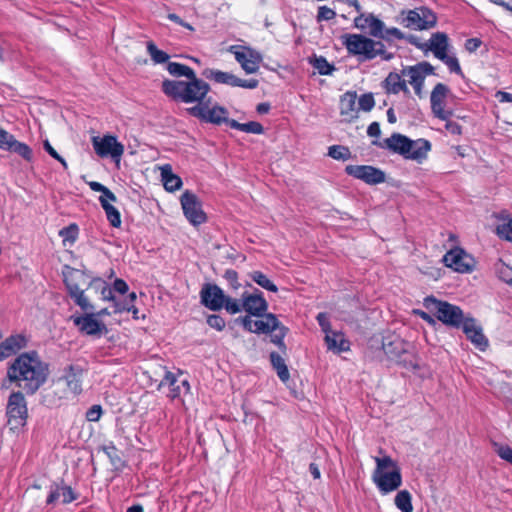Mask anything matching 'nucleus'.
Segmentation results:
<instances>
[{
	"instance_id": "1",
	"label": "nucleus",
	"mask_w": 512,
	"mask_h": 512,
	"mask_svg": "<svg viewBox=\"0 0 512 512\" xmlns=\"http://www.w3.org/2000/svg\"><path fill=\"white\" fill-rule=\"evenodd\" d=\"M48 364L36 351L23 352L8 363L4 385H14L27 395L35 394L47 381Z\"/></svg>"
},
{
	"instance_id": "2",
	"label": "nucleus",
	"mask_w": 512,
	"mask_h": 512,
	"mask_svg": "<svg viewBox=\"0 0 512 512\" xmlns=\"http://www.w3.org/2000/svg\"><path fill=\"white\" fill-rule=\"evenodd\" d=\"M162 92L174 100L186 104L204 105L210 91V85L195 74L187 80L165 79L161 84Z\"/></svg>"
},
{
	"instance_id": "3",
	"label": "nucleus",
	"mask_w": 512,
	"mask_h": 512,
	"mask_svg": "<svg viewBox=\"0 0 512 512\" xmlns=\"http://www.w3.org/2000/svg\"><path fill=\"white\" fill-rule=\"evenodd\" d=\"M341 42L348 54L357 57L359 62L371 61L376 57L389 61L394 57V54L388 52L381 41L362 34H344L341 36Z\"/></svg>"
},
{
	"instance_id": "4",
	"label": "nucleus",
	"mask_w": 512,
	"mask_h": 512,
	"mask_svg": "<svg viewBox=\"0 0 512 512\" xmlns=\"http://www.w3.org/2000/svg\"><path fill=\"white\" fill-rule=\"evenodd\" d=\"M376 468L372 480L381 494L397 490L402 485L401 469L390 456L375 457Z\"/></svg>"
},
{
	"instance_id": "5",
	"label": "nucleus",
	"mask_w": 512,
	"mask_h": 512,
	"mask_svg": "<svg viewBox=\"0 0 512 512\" xmlns=\"http://www.w3.org/2000/svg\"><path fill=\"white\" fill-rule=\"evenodd\" d=\"M423 305L438 321L449 327L460 328L467 318L459 306L439 300L432 295L424 298Z\"/></svg>"
},
{
	"instance_id": "6",
	"label": "nucleus",
	"mask_w": 512,
	"mask_h": 512,
	"mask_svg": "<svg viewBox=\"0 0 512 512\" xmlns=\"http://www.w3.org/2000/svg\"><path fill=\"white\" fill-rule=\"evenodd\" d=\"M211 100L212 98L208 97L204 105H195L187 108L188 114L206 123H211L214 125L227 124L230 126L232 119L228 117V110L218 104L210 107Z\"/></svg>"
},
{
	"instance_id": "7",
	"label": "nucleus",
	"mask_w": 512,
	"mask_h": 512,
	"mask_svg": "<svg viewBox=\"0 0 512 512\" xmlns=\"http://www.w3.org/2000/svg\"><path fill=\"white\" fill-rule=\"evenodd\" d=\"M69 275H65L64 283L70 297L74 300L83 311H92L93 305L90 304L88 298L84 294V290L80 288V282L84 283L89 277L85 271L69 268Z\"/></svg>"
},
{
	"instance_id": "8",
	"label": "nucleus",
	"mask_w": 512,
	"mask_h": 512,
	"mask_svg": "<svg viewBox=\"0 0 512 512\" xmlns=\"http://www.w3.org/2000/svg\"><path fill=\"white\" fill-rule=\"evenodd\" d=\"M184 216L193 226H198L207 221L206 213L202 209V202L198 196L186 190L180 197Z\"/></svg>"
},
{
	"instance_id": "9",
	"label": "nucleus",
	"mask_w": 512,
	"mask_h": 512,
	"mask_svg": "<svg viewBox=\"0 0 512 512\" xmlns=\"http://www.w3.org/2000/svg\"><path fill=\"white\" fill-rule=\"evenodd\" d=\"M6 414L8 423L14 428L24 426L28 416L27 403L23 391L12 392L8 398Z\"/></svg>"
},
{
	"instance_id": "10",
	"label": "nucleus",
	"mask_w": 512,
	"mask_h": 512,
	"mask_svg": "<svg viewBox=\"0 0 512 512\" xmlns=\"http://www.w3.org/2000/svg\"><path fill=\"white\" fill-rule=\"evenodd\" d=\"M229 52L234 54L236 61L247 74L256 73L263 60L261 53L246 46L232 45Z\"/></svg>"
},
{
	"instance_id": "11",
	"label": "nucleus",
	"mask_w": 512,
	"mask_h": 512,
	"mask_svg": "<svg viewBox=\"0 0 512 512\" xmlns=\"http://www.w3.org/2000/svg\"><path fill=\"white\" fill-rule=\"evenodd\" d=\"M436 15L428 8L410 10L405 17L402 18L401 24L407 28L414 30H425L436 25Z\"/></svg>"
},
{
	"instance_id": "12",
	"label": "nucleus",
	"mask_w": 512,
	"mask_h": 512,
	"mask_svg": "<svg viewBox=\"0 0 512 512\" xmlns=\"http://www.w3.org/2000/svg\"><path fill=\"white\" fill-rule=\"evenodd\" d=\"M434 67L427 61H422L413 66H406L402 69V75L409 77V83L413 86L415 94L422 97L424 80L427 75H434Z\"/></svg>"
},
{
	"instance_id": "13",
	"label": "nucleus",
	"mask_w": 512,
	"mask_h": 512,
	"mask_svg": "<svg viewBox=\"0 0 512 512\" xmlns=\"http://www.w3.org/2000/svg\"><path fill=\"white\" fill-rule=\"evenodd\" d=\"M345 173L369 185L383 183L386 179L383 170L371 165H347Z\"/></svg>"
},
{
	"instance_id": "14",
	"label": "nucleus",
	"mask_w": 512,
	"mask_h": 512,
	"mask_svg": "<svg viewBox=\"0 0 512 512\" xmlns=\"http://www.w3.org/2000/svg\"><path fill=\"white\" fill-rule=\"evenodd\" d=\"M92 143L96 154L102 158L111 157L119 162L124 153V146L112 135H106L102 138L93 137Z\"/></svg>"
},
{
	"instance_id": "15",
	"label": "nucleus",
	"mask_w": 512,
	"mask_h": 512,
	"mask_svg": "<svg viewBox=\"0 0 512 512\" xmlns=\"http://www.w3.org/2000/svg\"><path fill=\"white\" fill-rule=\"evenodd\" d=\"M443 263L458 273H469L474 268V259L460 247L449 250L443 256Z\"/></svg>"
},
{
	"instance_id": "16",
	"label": "nucleus",
	"mask_w": 512,
	"mask_h": 512,
	"mask_svg": "<svg viewBox=\"0 0 512 512\" xmlns=\"http://www.w3.org/2000/svg\"><path fill=\"white\" fill-rule=\"evenodd\" d=\"M71 320L83 334L100 337L107 332L106 325L96 319L95 313L92 311L80 316H71Z\"/></svg>"
},
{
	"instance_id": "17",
	"label": "nucleus",
	"mask_w": 512,
	"mask_h": 512,
	"mask_svg": "<svg viewBox=\"0 0 512 512\" xmlns=\"http://www.w3.org/2000/svg\"><path fill=\"white\" fill-rule=\"evenodd\" d=\"M201 304L211 311H219L223 308L226 295L216 284L206 283L200 291Z\"/></svg>"
},
{
	"instance_id": "18",
	"label": "nucleus",
	"mask_w": 512,
	"mask_h": 512,
	"mask_svg": "<svg viewBox=\"0 0 512 512\" xmlns=\"http://www.w3.org/2000/svg\"><path fill=\"white\" fill-rule=\"evenodd\" d=\"M242 308L245 312H247V314L258 318L268 314V302L263 297V293L256 288L251 294L246 292L243 293Z\"/></svg>"
},
{
	"instance_id": "19",
	"label": "nucleus",
	"mask_w": 512,
	"mask_h": 512,
	"mask_svg": "<svg viewBox=\"0 0 512 512\" xmlns=\"http://www.w3.org/2000/svg\"><path fill=\"white\" fill-rule=\"evenodd\" d=\"M372 144L404 157V155L408 153L411 147V139L403 134L395 132L389 138H386L383 141H372Z\"/></svg>"
},
{
	"instance_id": "20",
	"label": "nucleus",
	"mask_w": 512,
	"mask_h": 512,
	"mask_svg": "<svg viewBox=\"0 0 512 512\" xmlns=\"http://www.w3.org/2000/svg\"><path fill=\"white\" fill-rule=\"evenodd\" d=\"M449 93V88L443 83H437L430 96L431 109L435 117L440 120H448L452 114L444 110V100Z\"/></svg>"
},
{
	"instance_id": "21",
	"label": "nucleus",
	"mask_w": 512,
	"mask_h": 512,
	"mask_svg": "<svg viewBox=\"0 0 512 512\" xmlns=\"http://www.w3.org/2000/svg\"><path fill=\"white\" fill-rule=\"evenodd\" d=\"M467 339L477 348L484 351L488 347V339L483 334L482 327L472 317H467L461 327Z\"/></svg>"
},
{
	"instance_id": "22",
	"label": "nucleus",
	"mask_w": 512,
	"mask_h": 512,
	"mask_svg": "<svg viewBox=\"0 0 512 512\" xmlns=\"http://www.w3.org/2000/svg\"><path fill=\"white\" fill-rule=\"evenodd\" d=\"M84 369L79 364H70L64 369L62 379L65 380L67 388L75 395L82 392V378Z\"/></svg>"
},
{
	"instance_id": "23",
	"label": "nucleus",
	"mask_w": 512,
	"mask_h": 512,
	"mask_svg": "<svg viewBox=\"0 0 512 512\" xmlns=\"http://www.w3.org/2000/svg\"><path fill=\"white\" fill-rule=\"evenodd\" d=\"M354 26L360 30L368 29L369 35L372 37L383 36L384 23L373 14H361L354 19Z\"/></svg>"
},
{
	"instance_id": "24",
	"label": "nucleus",
	"mask_w": 512,
	"mask_h": 512,
	"mask_svg": "<svg viewBox=\"0 0 512 512\" xmlns=\"http://www.w3.org/2000/svg\"><path fill=\"white\" fill-rule=\"evenodd\" d=\"M27 346V339L22 334L11 335L0 343V361L17 353Z\"/></svg>"
},
{
	"instance_id": "25",
	"label": "nucleus",
	"mask_w": 512,
	"mask_h": 512,
	"mask_svg": "<svg viewBox=\"0 0 512 512\" xmlns=\"http://www.w3.org/2000/svg\"><path fill=\"white\" fill-rule=\"evenodd\" d=\"M424 52L432 51L434 56L439 59L447 53L448 36L444 32H436L431 35L428 42H424Z\"/></svg>"
},
{
	"instance_id": "26",
	"label": "nucleus",
	"mask_w": 512,
	"mask_h": 512,
	"mask_svg": "<svg viewBox=\"0 0 512 512\" xmlns=\"http://www.w3.org/2000/svg\"><path fill=\"white\" fill-rule=\"evenodd\" d=\"M431 150L430 141L419 138L416 140L411 139V147L404 155L405 159L414 160L418 163H422L428 156V152Z\"/></svg>"
},
{
	"instance_id": "27",
	"label": "nucleus",
	"mask_w": 512,
	"mask_h": 512,
	"mask_svg": "<svg viewBox=\"0 0 512 512\" xmlns=\"http://www.w3.org/2000/svg\"><path fill=\"white\" fill-rule=\"evenodd\" d=\"M402 73L390 72L382 82V87L387 94H398L403 92L406 95L410 94L406 81L402 79Z\"/></svg>"
},
{
	"instance_id": "28",
	"label": "nucleus",
	"mask_w": 512,
	"mask_h": 512,
	"mask_svg": "<svg viewBox=\"0 0 512 512\" xmlns=\"http://www.w3.org/2000/svg\"><path fill=\"white\" fill-rule=\"evenodd\" d=\"M382 348L390 360L396 361V359L405 352V349L411 348V343L406 342L399 337H394L391 340L385 339L383 341Z\"/></svg>"
},
{
	"instance_id": "29",
	"label": "nucleus",
	"mask_w": 512,
	"mask_h": 512,
	"mask_svg": "<svg viewBox=\"0 0 512 512\" xmlns=\"http://www.w3.org/2000/svg\"><path fill=\"white\" fill-rule=\"evenodd\" d=\"M356 99L355 91H347L340 97V114L348 117L350 121L358 117L355 109Z\"/></svg>"
},
{
	"instance_id": "30",
	"label": "nucleus",
	"mask_w": 512,
	"mask_h": 512,
	"mask_svg": "<svg viewBox=\"0 0 512 512\" xmlns=\"http://www.w3.org/2000/svg\"><path fill=\"white\" fill-rule=\"evenodd\" d=\"M263 319L254 321L253 333L256 334H269L275 328H279V320L273 313H268L262 316Z\"/></svg>"
},
{
	"instance_id": "31",
	"label": "nucleus",
	"mask_w": 512,
	"mask_h": 512,
	"mask_svg": "<svg viewBox=\"0 0 512 512\" xmlns=\"http://www.w3.org/2000/svg\"><path fill=\"white\" fill-rule=\"evenodd\" d=\"M325 342L328 350L333 352L340 353L349 350V341L341 332L332 331L327 333L325 335Z\"/></svg>"
},
{
	"instance_id": "32",
	"label": "nucleus",
	"mask_w": 512,
	"mask_h": 512,
	"mask_svg": "<svg viewBox=\"0 0 512 512\" xmlns=\"http://www.w3.org/2000/svg\"><path fill=\"white\" fill-rule=\"evenodd\" d=\"M161 178L165 189L169 192H174L182 186L181 178L172 172L169 164L161 167Z\"/></svg>"
},
{
	"instance_id": "33",
	"label": "nucleus",
	"mask_w": 512,
	"mask_h": 512,
	"mask_svg": "<svg viewBox=\"0 0 512 512\" xmlns=\"http://www.w3.org/2000/svg\"><path fill=\"white\" fill-rule=\"evenodd\" d=\"M202 74L207 79L214 80L217 83L235 87L236 76L232 73L223 72L216 69H205Z\"/></svg>"
},
{
	"instance_id": "34",
	"label": "nucleus",
	"mask_w": 512,
	"mask_h": 512,
	"mask_svg": "<svg viewBox=\"0 0 512 512\" xmlns=\"http://www.w3.org/2000/svg\"><path fill=\"white\" fill-rule=\"evenodd\" d=\"M270 362L272 367L276 370L277 376L282 382H287L290 378L288 367L283 357L277 352L270 353Z\"/></svg>"
},
{
	"instance_id": "35",
	"label": "nucleus",
	"mask_w": 512,
	"mask_h": 512,
	"mask_svg": "<svg viewBox=\"0 0 512 512\" xmlns=\"http://www.w3.org/2000/svg\"><path fill=\"white\" fill-rule=\"evenodd\" d=\"M395 362L407 370H417L420 368L419 360L412 346L411 348L405 349V352H403Z\"/></svg>"
},
{
	"instance_id": "36",
	"label": "nucleus",
	"mask_w": 512,
	"mask_h": 512,
	"mask_svg": "<svg viewBox=\"0 0 512 512\" xmlns=\"http://www.w3.org/2000/svg\"><path fill=\"white\" fill-rule=\"evenodd\" d=\"M100 204L105 211L106 217L110 225L114 228L121 226L120 212L112 204H110L104 197H99Z\"/></svg>"
},
{
	"instance_id": "37",
	"label": "nucleus",
	"mask_w": 512,
	"mask_h": 512,
	"mask_svg": "<svg viewBox=\"0 0 512 512\" xmlns=\"http://www.w3.org/2000/svg\"><path fill=\"white\" fill-rule=\"evenodd\" d=\"M166 69L172 76L185 77L186 79H190L196 74L192 68L178 62H168Z\"/></svg>"
},
{
	"instance_id": "38",
	"label": "nucleus",
	"mask_w": 512,
	"mask_h": 512,
	"mask_svg": "<svg viewBox=\"0 0 512 512\" xmlns=\"http://www.w3.org/2000/svg\"><path fill=\"white\" fill-rule=\"evenodd\" d=\"M230 127L236 130H240L245 133L262 134L264 127L261 123L256 121H250L247 123H239L236 120H231Z\"/></svg>"
},
{
	"instance_id": "39",
	"label": "nucleus",
	"mask_w": 512,
	"mask_h": 512,
	"mask_svg": "<svg viewBox=\"0 0 512 512\" xmlns=\"http://www.w3.org/2000/svg\"><path fill=\"white\" fill-rule=\"evenodd\" d=\"M396 507L401 512H413V506H412V497L409 491L407 490H401L399 491L394 499Z\"/></svg>"
},
{
	"instance_id": "40",
	"label": "nucleus",
	"mask_w": 512,
	"mask_h": 512,
	"mask_svg": "<svg viewBox=\"0 0 512 512\" xmlns=\"http://www.w3.org/2000/svg\"><path fill=\"white\" fill-rule=\"evenodd\" d=\"M250 278L262 288L270 291L277 292V286L261 271H253L249 274Z\"/></svg>"
},
{
	"instance_id": "41",
	"label": "nucleus",
	"mask_w": 512,
	"mask_h": 512,
	"mask_svg": "<svg viewBox=\"0 0 512 512\" xmlns=\"http://www.w3.org/2000/svg\"><path fill=\"white\" fill-rule=\"evenodd\" d=\"M99 284L100 285V293L102 296V299L105 301H111L113 302V306L115 307V302H118L113 289L102 279L100 278H94L91 282L88 283V286H91L93 284Z\"/></svg>"
},
{
	"instance_id": "42",
	"label": "nucleus",
	"mask_w": 512,
	"mask_h": 512,
	"mask_svg": "<svg viewBox=\"0 0 512 512\" xmlns=\"http://www.w3.org/2000/svg\"><path fill=\"white\" fill-rule=\"evenodd\" d=\"M8 151L18 154L27 161H32L33 159L31 148L27 144L19 142L16 139L11 143V147L8 149Z\"/></svg>"
},
{
	"instance_id": "43",
	"label": "nucleus",
	"mask_w": 512,
	"mask_h": 512,
	"mask_svg": "<svg viewBox=\"0 0 512 512\" xmlns=\"http://www.w3.org/2000/svg\"><path fill=\"white\" fill-rule=\"evenodd\" d=\"M289 329L279 321V328L274 329V334L271 336V342L278 346L282 352H286V345L284 338L287 335Z\"/></svg>"
},
{
	"instance_id": "44",
	"label": "nucleus",
	"mask_w": 512,
	"mask_h": 512,
	"mask_svg": "<svg viewBox=\"0 0 512 512\" xmlns=\"http://www.w3.org/2000/svg\"><path fill=\"white\" fill-rule=\"evenodd\" d=\"M310 63L321 75H330L335 70V67L323 56L315 57Z\"/></svg>"
},
{
	"instance_id": "45",
	"label": "nucleus",
	"mask_w": 512,
	"mask_h": 512,
	"mask_svg": "<svg viewBox=\"0 0 512 512\" xmlns=\"http://www.w3.org/2000/svg\"><path fill=\"white\" fill-rule=\"evenodd\" d=\"M328 156L335 160L346 161L351 158V151L347 146L332 145L328 148Z\"/></svg>"
},
{
	"instance_id": "46",
	"label": "nucleus",
	"mask_w": 512,
	"mask_h": 512,
	"mask_svg": "<svg viewBox=\"0 0 512 512\" xmlns=\"http://www.w3.org/2000/svg\"><path fill=\"white\" fill-rule=\"evenodd\" d=\"M147 51L151 59L157 64L165 63L170 58L165 51L158 49L152 41L147 43Z\"/></svg>"
},
{
	"instance_id": "47",
	"label": "nucleus",
	"mask_w": 512,
	"mask_h": 512,
	"mask_svg": "<svg viewBox=\"0 0 512 512\" xmlns=\"http://www.w3.org/2000/svg\"><path fill=\"white\" fill-rule=\"evenodd\" d=\"M79 229L75 223H72L59 231V236L62 237L64 245L66 242L73 244L78 237Z\"/></svg>"
},
{
	"instance_id": "48",
	"label": "nucleus",
	"mask_w": 512,
	"mask_h": 512,
	"mask_svg": "<svg viewBox=\"0 0 512 512\" xmlns=\"http://www.w3.org/2000/svg\"><path fill=\"white\" fill-rule=\"evenodd\" d=\"M495 271L500 280L512 286V267L499 260L495 264Z\"/></svg>"
},
{
	"instance_id": "49",
	"label": "nucleus",
	"mask_w": 512,
	"mask_h": 512,
	"mask_svg": "<svg viewBox=\"0 0 512 512\" xmlns=\"http://www.w3.org/2000/svg\"><path fill=\"white\" fill-rule=\"evenodd\" d=\"M102 450L110 459V462L115 468H119L123 465L122 459L118 454L117 448L111 443L110 445L103 446Z\"/></svg>"
},
{
	"instance_id": "50",
	"label": "nucleus",
	"mask_w": 512,
	"mask_h": 512,
	"mask_svg": "<svg viewBox=\"0 0 512 512\" xmlns=\"http://www.w3.org/2000/svg\"><path fill=\"white\" fill-rule=\"evenodd\" d=\"M443 63H445L451 73H455L463 77V72L460 67L459 61L455 56H449L447 53L439 58Z\"/></svg>"
},
{
	"instance_id": "51",
	"label": "nucleus",
	"mask_w": 512,
	"mask_h": 512,
	"mask_svg": "<svg viewBox=\"0 0 512 512\" xmlns=\"http://www.w3.org/2000/svg\"><path fill=\"white\" fill-rule=\"evenodd\" d=\"M60 484L63 504H69L78 499V494L70 486L66 485L63 480L60 481Z\"/></svg>"
},
{
	"instance_id": "52",
	"label": "nucleus",
	"mask_w": 512,
	"mask_h": 512,
	"mask_svg": "<svg viewBox=\"0 0 512 512\" xmlns=\"http://www.w3.org/2000/svg\"><path fill=\"white\" fill-rule=\"evenodd\" d=\"M359 109L363 110L364 112H370L375 105V100L373 93H365L360 96L358 100Z\"/></svg>"
},
{
	"instance_id": "53",
	"label": "nucleus",
	"mask_w": 512,
	"mask_h": 512,
	"mask_svg": "<svg viewBox=\"0 0 512 512\" xmlns=\"http://www.w3.org/2000/svg\"><path fill=\"white\" fill-rule=\"evenodd\" d=\"M61 497V484L60 482H53L50 485L49 495L46 499L48 505L54 504Z\"/></svg>"
},
{
	"instance_id": "54",
	"label": "nucleus",
	"mask_w": 512,
	"mask_h": 512,
	"mask_svg": "<svg viewBox=\"0 0 512 512\" xmlns=\"http://www.w3.org/2000/svg\"><path fill=\"white\" fill-rule=\"evenodd\" d=\"M497 234L499 237L512 242V218L507 223L497 227Z\"/></svg>"
},
{
	"instance_id": "55",
	"label": "nucleus",
	"mask_w": 512,
	"mask_h": 512,
	"mask_svg": "<svg viewBox=\"0 0 512 512\" xmlns=\"http://www.w3.org/2000/svg\"><path fill=\"white\" fill-rule=\"evenodd\" d=\"M15 140V137L6 131L5 129H0V149L4 151H8L11 147V143Z\"/></svg>"
},
{
	"instance_id": "56",
	"label": "nucleus",
	"mask_w": 512,
	"mask_h": 512,
	"mask_svg": "<svg viewBox=\"0 0 512 512\" xmlns=\"http://www.w3.org/2000/svg\"><path fill=\"white\" fill-rule=\"evenodd\" d=\"M207 324L217 331H222L225 328L224 318L216 314H212L207 317Z\"/></svg>"
},
{
	"instance_id": "57",
	"label": "nucleus",
	"mask_w": 512,
	"mask_h": 512,
	"mask_svg": "<svg viewBox=\"0 0 512 512\" xmlns=\"http://www.w3.org/2000/svg\"><path fill=\"white\" fill-rule=\"evenodd\" d=\"M223 308H225L226 311L230 314H236L243 310L242 304H239L237 300L232 299L229 296H226Z\"/></svg>"
},
{
	"instance_id": "58",
	"label": "nucleus",
	"mask_w": 512,
	"mask_h": 512,
	"mask_svg": "<svg viewBox=\"0 0 512 512\" xmlns=\"http://www.w3.org/2000/svg\"><path fill=\"white\" fill-rule=\"evenodd\" d=\"M335 16H336V13L334 10H332L331 8H329L327 6H321L318 9L317 21L318 22L328 21V20L333 19Z\"/></svg>"
},
{
	"instance_id": "59",
	"label": "nucleus",
	"mask_w": 512,
	"mask_h": 512,
	"mask_svg": "<svg viewBox=\"0 0 512 512\" xmlns=\"http://www.w3.org/2000/svg\"><path fill=\"white\" fill-rule=\"evenodd\" d=\"M378 38H382L385 40H391L392 38H395L401 40L405 38V35L398 28L395 27L389 29L383 28V36H379Z\"/></svg>"
},
{
	"instance_id": "60",
	"label": "nucleus",
	"mask_w": 512,
	"mask_h": 512,
	"mask_svg": "<svg viewBox=\"0 0 512 512\" xmlns=\"http://www.w3.org/2000/svg\"><path fill=\"white\" fill-rule=\"evenodd\" d=\"M103 413L101 405H93L86 412V419L90 422H96Z\"/></svg>"
},
{
	"instance_id": "61",
	"label": "nucleus",
	"mask_w": 512,
	"mask_h": 512,
	"mask_svg": "<svg viewBox=\"0 0 512 512\" xmlns=\"http://www.w3.org/2000/svg\"><path fill=\"white\" fill-rule=\"evenodd\" d=\"M124 311L132 312L134 319H138L139 318V316H138L139 310L134 305L121 304L120 302H115L114 312L115 313H121V312H124Z\"/></svg>"
},
{
	"instance_id": "62",
	"label": "nucleus",
	"mask_w": 512,
	"mask_h": 512,
	"mask_svg": "<svg viewBox=\"0 0 512 512\" xmlns=\"http://www.w3.org/2000/svg\"><path fill=\"white\" fill-rule=\"evenodd\" d=\"M316 320L321 327L322 331L327 335V333L332 332L331 325L329 321V317L326 313L321 312L317 315Z\"/></svg>"
},
{
	"instance_id": "63",
	"label": "nucleus",
	"mask_w": 512,
	"mask_h": 512,
	"mask_svg": "<svg viewBox=\"0 0 512 512\" xmlns=\"http://www.w3.org/2000/svg\"><path fill=\"white\" fill-rule=\"evenodd\" d=\"M251 316L252 315H249V314L245 315V316H240L235 319V323L241 324L246 331L253 333V328H254L253 323L255 320H252Z\"/></svg>"
},
{
	"instance_id": "64",
	"label": "nucleus",
	"mask_w": 512,
	"mask_h": 512,
	"mask_svg": "<svg viewBox=\"0 0 512 512\" xmlns=\"http://www.w3.org/2000/svg\"><path fill=\"white\" fill-rule=\"evenodd\" d=\"M498 456L512 464V448L507 445H500L496 450Z\"/></svg>"
}]
</instances>
